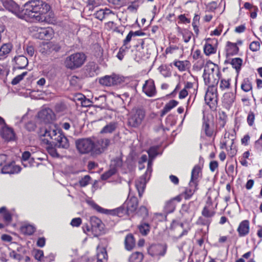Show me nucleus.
I'll return each instance as SVG.
<instances>
[{
	"instance_id": "1",
	"label": "nucleus",
	"mask_w": 262,
	"mask_h": 262,
	"mask_svg": "<svg viewBox=\"0 0 262 262\" xmlns=\"http://www.w3.org/2000/svg\"><path fill=\"white\" fill-rule=\"evenodd\" d=\"M6 9L18 17L33 21L42 22L46 20L45 15L50 11V6L41 0H31L24 5L21 9L13 0H0Z\"/></svg>"
},
{
	"instance_id": "2",
	"label": "nucleus",
	"mask_w": 262,
	"mask_h": 262,
	"mask_svg": "<svg viewBox=\"0 0 262 262\" xmlns=\"http://www.w3.org/2000/svg\"><path fill=\"white\" fill-rule=\"evenodd\" d=\"M40 139L43 144L49 145L51 140L54 141L55 146L59 148L67 149L69 147V141L60 129L50 127L49 129H45L41 132Z\"/></svg>"
},
{
	"instance_id": "3",
	"label": "nucleus",
	"mask_w": 262,
	"mask_h": 262,
	"mask_svg": "<svg viewBox=\"0 0 262 262\" xmlns=\"http://www.w3.org/2000/svg\"><path fill=\"white\" fill-rule=\"evenodd\" d=\"M221 75L217 65L213 63L207 64L205 67L203 75L205 84L207 85H216L219 81Z\"/></svg>"
},
{
	"instance_id": "4",
	"label": "nucleus",
	"mask_w": 262,
	"mask_h": 262,
	"mask_svg": "<svg viewBox=\"0 0 262 262\" xmlns=\"http://www.w3.org/2000/svg\"><path fill=\"white\" fill-rule=\"evenodd\" d=\"M86 56L81 52H77L67 56L64 60V66L69 69L74 70L80 68L85 62Z\"/></svg>"
},
{
	"instance_id": "5",
	"label": "nucleus",
	"mask_w": 262,
	"mask_h": 262,
	"mask_svg": "<svg viewBox=\"0 0 262 262\" xmlns=\"http://www.w3.org/2000/svg\"><path fill=\"white\" fill-rule=\"evenodd\" d=\"M94 145V141L91 138L81 139L76 142L77 149L82 154L91 153L93 155Z\"/></svg>"
},
{
	"instance_id": "6",
	"label": "nucleus",
	"mask_w": 262,
	"mask_h": 262,
	"mask_svg": "<svg viewBox=\"0 0 262 262\" xmlns=\"http://www.w3.org/2000/svg\"><path fill=\"white\" fill-rule=\"evenodd\" d=\"M145 117V111L143 109L138 108L133 110L128 119V124L133 127H138L142 123Z\"/></svg>"
},
{
	"instance_id": "7",
	"label": "nucleus",
	"mask_w": 262,
	"mask_h": 262,
	"mask_svg": "<svg viewBox=\"0 0 262 262\" xmlns=\"http://www.w3.org/2000/svg\"><path fill=\"white\" fill-rule=\"evenodd\" d=\"M94 141V148L93 156L99 155L104 152L110 144V140L108 139H99Z\"/></svg>"
},
{
	"instance_id": "8",
	"label": "nucleus",
	"mask_w": 262,
	"mask_h": 262,
	"mask_svg": "<svg viewBox=\"0 0 262 262\" xmlns=\"http://www.w3.org/2000/svg\"><path fill=\"white\" fill-rule=\"evenodd\" d=\"M123 81L119 75L113 74L111 76H105L99 79V83L103 85L110 86L120 83Z\"/></svg>"
},
{
	"instance_id": "9",
	"label": "nucleus",
	"mask_w": 262,
	"mask_h": 262,
	"mask_svg": "<svg viewBox=\"0 0 262 262\" xmlns=\"http://www.w3.org/2000/svg\"><path fill=\"white\" fill-rule=\"evenodd\" d=\"M60 47L58 44H54L51 42L43 41L40 47V52L44 55H49L52 52H58Z\"/></svg>"
},
{
	"instance_id": "10",
	"label": "nucleus",
	"mask_w": 262,
	"mask_h": 262,
	"mask_svg": "<svg viewBox=\"0 0 262 262\" xmlns=\"http://www.w3.org/2000/svg\"><path fill=\"white\" fill-rule=\"evenodd\" d=\"M167 246L165 245H152L148 249V253L152 256H163L166 252Z\"/></svg>"
},
{
	"instance_id": "11",
	"label": "nucleus",
	"mask_w": 262,
	"mask_h": 262,
	"mask_svg": "<svg viewBox=\"0 0 262 262\" xmlns=\"http://www.w3.org/2000/svg\"><path fill=\"white\" fill-rule=\"evenodd\" d=\"M38 117L41 121L45 123H50L54 118V114L51 109L45 108L42 109L38 113Z\"/></svg>"
},
{
	"instance_id": "12",
	"label": "nucleus",
	"mask_w": 262,
	"mask_h": 262,
	"mask_svg": "<svg viewBox=\"0 0 262 262\" xmlns=\"http://www.w3.org/2000/svg\"><path fill=\"white\" fill-rule=\"evenodd\" d=\"M142 91L148 97L155 96L156 94V89L154 81L151 79L145 81L142 86Z\"/></svg>"
},
{
	"instance_id": "13",
	"label": "nucleus",
	"mask_w": 262,
	"mask_h": 262,
	"mask_svg": "<svg viewBox=\"0 0 262 262\" xmlns=\"http://www.w3.org/2000/svg\"><path fill=\"white\" fill-rule=\"evenodd\" d=\"M217 96V89L215 85H208V90L205 96L206 103L209 105L211 102H216Z\"/></svg>"
},
{
	"instance_id": "14",
	"label": "nucleus",
	"mask_w": 262,
	"mask_h": 262,
	"mask_svg": "<svg viewBox=\"0 0 262 262\" xmlns=\"http://www.w3.org/2000/svg\"><path fill=\"white\" fill-rule=\"evenodd\" d=\"M138 206V199L135 196H132L128 199L124 204V206L125 207L126 211L128 214L134 212L137 210Z\"/></svg>"
},
{
	"instance_id": "15",
	"label": "nucleus",
	"mask_w": 262,
	"mask_h": 262,
	"mask_svg": "<svg viewBox=\"0 0 262 262\" xmlns=\"http://www.w3.org/2000/svg\"><path fill=\"white\" fill-rule=\"evenodd\" d=\"M1 135L2 138L7 141L14 140L15 138V135L13 129L7 126L6 124L2 129Z\"/></svg>"
},
{
	"instance_id": "16",
	"label": "nucleus",
	"mask_w": 262,
	"mask_h": 262,
	"mask_svg": "<svg viewBox=\"0 0 262 262\" xmlns=\"http://www.w3.org/2000/svg\"><path fill=\"white\" fill-rule=\"evenodd\" d=\"M20 167L15 165L14 163H10L5 165L2 169L3 173L13 174L18 173L20 171Z\"/></svg>"
},
{
	"instance_id": "17",
	"label": "nucleus",
	"mask_w": 262,
	"mask_h": 262,
	"mask_svg": "<svg viewBox=\"0 0 262 262\" xmlns=\"http://www.w3.org/2000/svg\"><path fill=\"white\" fill-rule=\"evenodd\" d=\"M16 67L14 68L18 69H25L28 64V60L27 57L23 55L16 56L13 58Z\"/></svg>"
},
{
	"instance_id": "18",
	"label": "nucleus",
	"mask_w": 262,
	"mask_h": 262,
	"mask_svg": "<svg viewBox=\"0 0 262 262\" xmlns=\"http://www.w3.org/2000/svg\"><path fill=\"white\" fill-rule=\"evenodd\" d=\"M226 54L227 57L236 55L239 52V48L236 43L227 41L226 45Z\"/></svg>"
},
{
	"instance_id": "19",
	"label": "nucleus",
	"mask_w": 262,
	"mask_h": 262,
	"mask_svg": "<svg viewBox=\"0 0 262 262\" xmlns=\"http://www.w3.org/2000/svg\"><path fill=\"white\" fill-rule=\"evenodd\" d=\"M235 95L232 92L226 93L223 97V103L226 108H229L234 102Z\"/></svg>"
},
{
	"instance_id": "20",
	"label": "nucleus",
	"mask_w": 262,
	"mask_h": 262,
	"mask_svg": "<svg viewBox=\"0 0 262 262\" xmlns=\"http://www.w3.org/2000/svg\"><path fill=\"white\" fill-rule=\"evenodd\" d=\"M237 231L240 236H244L249 232V222L248 220L242 221L237 228Z\"/></svg>"
},
{
	"instance_id": "21",
	"label": "nucleus",
	"mask_w": 262,
	"mask_h": 262,
	"mask_svg": "<svg viewBox=\"0 0 262 262\" xmlns=\"http://www.w3.org/2000/svg\"><path fill=\"white\" fill-rule=\"evenodd\" d=\"M146 185V180L144 176L140 177L136 181L135 186L138 191L139 195L141 197Z\"/></svg>"
},
{
	"instance_id": "22",
	"label": "nucleus",
	"mask_w": 262,
	"mask_h": 262,
	"mask_svg": "<svg viewBox=\"0 0 262 262\" xmlns=\"http://www.w3.org/2000/svg\"><path fill=\"white\" fill-rule=\"evenodd\" d=\"M201 172V168L200 166L195 165L191 171V179L189 182L191 184L198 185L199 174Z\"/></svg>"
},
{
	"instance_id": "23",
	"label": "nucleus",
	"mask_w": 262,
	"mask_h": 262,
	"mask_svg": "<svg viewBox=\"0 0 262 262\" xmlns=\"http://www.w3.org/2000/svg\"><path fill=\"white\" fill-rule=\"evenodd\" d=\"M117 127L118 123L117 122H111L102 128L100 133L102 134H111L116 130Z\"/></svg>"
},
{
	"instance_id": "24",
	"label": "nucleus",
	"mask_w": 262,
	"mask_h": 262,
	"mask_svg": "<svg viewBox=\"0 0 262 262\" xmlns=\"http://www.w3.org/2000/svg\"><path fill=\"white\" fill-rule=\"evenodd\" d=\"M173 65L181 72H184L188 70L190 66V62L188 60H175Z\"/></svg>"
},
{
	"instance_id": "25",
	"label": "nucleus",
	"mask_w": 262,
	"mask_h": 262,
	"mask_svg": "<svg viewBox=\"0 0 262 262\" xmlns=\"http://www.w3.org/2000/svg\"><path fill=\"white\" fill-rule=\"evenodd\" d=\"M90 223L92 230L101 231L103 229V224L101 221L96 216H92L90 218Z\"/></svg>"
},
{
	"instance_id": "26",
	"label": "nucleus",
	"mask_w": 262,
	"mask_h": 262,
	"mask_svg": "<svg viewBox=\"0 0 262 262\" xmlns=\"http://www.w3.org/2000/svg\"><path fill=\"white\" fill-rule=\"evenodd\" d=\"M114 14L112 11L109 9H100L96 12L94 14L95 18L97 19L102 20L105 17H107L109 15Z\"/></svg>"
},
{
	"instance_id": "27",
	"label": "nucleus",
	"mask_w": 262,
	"mask_h": 262,
	"mask_svg": "<svg viewBox=\"0 0 262 262\" xmlns=\"http://www.w3.org/2000/svg\"><path fill=\"white\" fill-rule=\"evenodd\" d=\"M125 248L127 250L130 251L135 246V240L132 234H127L124 240Z\"/></svg>"
},
{
	"instance_id": "28",
	"label": "nucleus",
	"mask_w": 262,
	"mask_h": 262,
	"mask_svg": "<svg viewBox=\"0 0 262 262\" xmlns=\"http://www.w3.org/2000/svg\"><path fill=\"white\" fill-rule=\"evenodd\" d=\"M230 134L225 133L224 139L221 142V148L227 149L228 147H231L233 144V139L229 138Z\"/></svg>"
},
{
	"instance_id": "29",
	"label": "nucleus",
	"mask_w": 262,
	"mask_h": 262,
	"mask_svg": "<svg viewBox=\"0 0 262 262\" xmlns=\"http://www.w3.org/2000/svg\"><path fill=\"white\" fill-rule=\"evenodd\" d=\"M178 104V102L175 100H171L165 104L163 108L161 111V116H163L172 108L176 107Z\"/></svg>"
},
{
	"instance_id": "30",
	"label": "nucleus",
	"mask_w": 262,
	"mask_h": 262,
	"mask_svg": "<svg viewBox=\"0 0 262 262\" xmlns=\"http://www.w3.org/2000/svg\"><path fill=\"white\" fill-rule=\"evenodd\" d=\"M178 104V102L175 100H171L165 104L163 108L161 111V116H163L172 108L176 107Z\"/></svg>"
},
{
	"instance_id": "31",
	"label": "nucleus",
	"mask_w": 262,
	"mask_h": 262,
	"mask_svg": "<svg viewBox=\"0 0 262 262\" xmlns=\"http://www.w3.org/2000/svg\"><path fill=\"white\" fill-rule=\"evenodd\" d=\"M230 64L233 68L235 69L237 76H238L243 64V59L239 57L232 58L230 61Z\"/></svg>"
},
{
	"instance_id": "32",
	"label": "nucleus",
	"mask_w": 262,
	"mask_h": 262,
	"mask_svg": "<svg viewBox=\"0 0 262 262\" xmlns=\"http://www.w3.org/2000/svg\"><path fill=\"white\" fill-rule=\"evenodd\" d=\"M189 187L185 189L184 197L185 199H190L191 196L193 195L194 192L197 189V186L198 185L194 184H191V182H189Z\"/></svg>"
},
{
	"instance_id": "33",
	"label": "nucleus",
	"mask_w": 262,
	"mask_h": 262,
	"mask_svg": "<svg viewBox=\"0 0 262 262\" xmlns=\"http://www.w3.org/2000/svg\"><path fill=\"white\" fill-rule=\"evenodd\" d=\"M97 259L100 262H106L107 259V254L106 249L104 248L97 249Z\"/></svg>"
},
{
	"instance_id": "34",
	"label": "nucleus",
	"mask_w": 262,
	"mask_h": 262,
	"mask_svg": "<svg viewBox=\"0 0 262 262\" xmlns=\"http://www.w3.org/2000/svg\"><path fill=\"white\" fill-rule=\"evenodd\" d=\"M140 233L142 235H146L150 231V227L149 224L142 222L138 226Z\"/></svg>"
},
{
	"instance_id": "35",
	"label": "nucleus",
	"mask_w": 262,
	"mask_h": 262,
	"mask_svg": "<svg viewBox=\"0 0 262 262\" xmlns=\"http://www.w3.org/2000/svg\"><path fill=\"white\" fill-rule=\"evenodd\" d=\"M12 48V45L10 43L4 44L0 48V56H7L11 51Z\"/></svg>"
},
{
	"instance_id": "36",
	"label": "nucleus",
	"mask_w": 262,
	"mask_h": 262,
	"mask_svg": "<svg viewBox=\"0 0 262 262\" xmlns=\"http://www.w3.org/2000/svg\"><path fill=\"white\" fill-rule=\"evenodd\" d=\"M175 199H176L170 200L166 203L164 207V210L166 213H171L174 210L176 205L174 200Z\"/></svg>"
},
{
	"instance_id": "37",
	"label": "nucleus",
	"mask_w": 262,
	"mask_h": 262,
	"mask_svg": "<svg viewBox=\"0 0 262 262\" xmlns=\"http://www.w3.org/2000/svg\"><path fill=\"white\" fill-rule=\"evenodd\" d=\"M143 258V255L142 253L136 252L131 254L129 257L128 261L129 262H141Z\"/></svg>"
},
{
	"instance_id": "38",
	"label": "nucleus",
	"mask_w": 262,
	"mask_h": 262,
	"mask_svg": "<svg viewBox=\"0 0 262 262\" xmlns=\"http://www.w3.org/2000/svg\"><path fill=\"white\" fill-rule=\"evenodd\" d=\"M241 89L244 92H248L252 90V84L249 78H245L241 84Z\"/></svg>"
},
{
	"instance_id": "39",
	"label": "nucleus",
	"mask_w": 262,
	"mask_h": 262,
	"mask_svg": "<svg viewBox=\"0 0 262 262\" xmlns=\"http://www.w3.org/2000/svg\"><path fill=\"white\" fill-rule=\"evenodd\" d=\"M204 52L206 55H210L216 52V49L210 43H207L204 47Z\"/></svg>"
},
{
	"instance_id": "40",
	"label": "nucleus",
	"mask_w": 262,
	"mask_h": 262,
	"mask_svg": "<svg viewBox=\"0 0 262 262\" xmlns=\"http://www.w3.org/2000/svg\"><path fill=\"white\" fill-rule=\"evenodd\" d=\"M105 28L108 31L116 32L117 33H119L121 31V30L118 29L116 24L113 21H110L106 24ZM121 32L122 31H121Z\"/></svg>"
},
{
	"instance_id": "41",
	"label": "nucleus",
	"mask_w": 262,
	"mask_h": 262,
	"mask_svg": "<svg viewBox=\"0 0 262 262\" xmlns=\"http://www.w3.org/2000/svg\"><path fill=\"white\" fill-rule=\"evenodd\" d=\"M22 232L28 235L32 234L35 231V228L31 225H26L21 227Z\"/></svg>"
},
{
	"instance_id": "42",
	"label": "nucleus",
	"mask_w": 262,
	"mask_h": 262,
	"mask_svg": "<svg viewBox=\"0 0 262 262\" xmlns=\"http://www.w3.org/2000/svg\"><path fill=\"white\" fill-rule=\"evenodd\" d=\"M116 169L115 167L111 168L110 170L104 172L101 176V179L103 180H105L111 177L112 176L114 175L116 172Z\"/></svg>"
},
{
	"instance_id": "43",
	"label": "nucleus",
	"mask_w": 262,
	"mask_h": 262,
	"mask_svg": "<svg viewBox=\"0 0 262 262\" xmlns=\"http://www.w3.org/2000/svg\"><path fill=\"white\" fill-rule=\"evenodd\" d=\"M230 79H221L220 83V88L222 90L228 89L230 88Z\"/></svg>"
},
{
	"instance_id": "44",
	"label": "nucleus",
	"mask_w": 262,
	"mask_h": 262,
	"mask_svg": "<svg viewBox=\"0 0 262 262\" xmlns=\"http://www.w3.org/2000/svg\"><path fill=\"white\" fill-rule=\"evenodd\" d=\"M202 214L205 217L211 218L215 214V212L209 209L207 206H205L202 211Z\"/></svg>"
},
{
	"instance_id": "45",
	"label": "nucleus",
	"mask_w": 262,
	"mask_h": 262,
	"mask_svg": "<svg viewBox=\"0 0 262 262\" xmlns=\"http://www.w3.org/2000/svg\"><path fill=\"white\" fill-rule=\"evenodd\" d=\"M94 55L97 58H101L103 55V49L99 44L94 45Z\"/></svg>"
},
{
	"instance_id": "46",
	"label": "nucleus",
	"mask_w": 262,
	"mask_h": 262,
	"mask_svg": "<svg viewBox=\"0 0 262 262\" xmlns=\"http://www.w3.org/2000/svg\"><path fill=\"white\" fill-rule=\"evenodd\" d=\"M203 129L205 132L206 136L211 137L213 135V131L210 128L209 124L208 121H205L203 124Z\"/></svg>"
},
{
	"instance_id": "47",
	"label": "nucleus",
	"mask_w": 262,
	"mask_h": 262,
	"mask_svg": "<svg viewBox=\"0 0 262 262\" xmlns=\"http://www.w3.org/2000/svg\"><path fill=\"white\" fill-rule=\"evenodd\" d=\"M27 74V72H24L20 75L16 76L15 78H14L12 81L11 84L12 85H16L18 84L21 80H22L24 77L26 76Z\"/></svg>"
},
{
	"instance_id": "48",
	"label": "nucleus",
	"mask_w": 262,
	"mask_h": 262,
	"mask_svg": "<svg viewBox=\"0 0 262 262\" xmlns=\"http://www.w3.org/2000/svg\"><path fill=\"white\" fill-rule=\"evenodd\" d=\"M47 151L48 153L54 158H59L60 157V155L58 153L57 149L53 147L52 146H48L47 147Z\"/></svg>"
},
{
	"instance_id": "49",
	"label": "nucleus",
	"mask_w": 262,
	"mask_h": 262,
	"mask_svg": "<svg viewBox=\"0 0 262 262\" xmlns=\"http://www.w3.org/2000/svg\"><path fill=\"white\" fill-rule=\"evenodd\" d=\"M188 15L181 14L178 16V23H182L184 24H189L190 23V18L187 17Z\"/></svg>"
},
{
	"instance_id": "50",
	"label": "nucleus",
	"mask_w": 262,
	"mask_h": 262,
	"mask_svg": "<svg viewBox=\"0 0 262 262\" xmlns=\"http://www.w3.org/2000/svg\"><path fill=\"white\" fill-rule=\"evenodd\" d=\"M200 18V17L199 15H195L193 19L192 25L193 26L195 33H198V32L199 31L198 28V25L199 24Z\"/></svg>"
},
{
	"instance_id": "51",
	"label": "nucleus",
	"mask_w": 262,
	"mask_h": 262,
	"mask_svg": "<svg viewBox=\"0 0 262 262\" xmlns=\"http://www.w3.org/2000/svg\"><path fill=\"white\" fill-rule=\"evenodd\" d=\"M91 177L89 175H86L82 178L79 181V185L81 187H85L89 184Z\"/></svg>"
},
{
	"instance_id": "52",
	"label": "nucleus",
	"mask_w": 262,
	"mask_h": 262,
	"mask_svg": "<svg viewBox=\"0 0 262 262\" xmlns=\"http://www.w3.org/2000/svg\"><path fill=\"white\" fill-rule=\"evenodd\" d=\"M71 85L75 87L79 86L80 85V79L76 76H73L70 80Z\"/></svg>"
},
{
	"instance_id": "53",
	"label": "nucleus",
	"mask_w": 262,
	"mask_h": 262,
	"mask_svg": "<svg viewBox=\"0 0 262 262\" xmlns=\"http://www.w3.org/2000/svg\"><path fill=\"white\" fill-rule=\"evenodd\" d=\"M211 222L210 219H205L203 217H200L197 221V223L202 225H206L208 228L210 223Z\"/></svg>"
},
{
	"instance_id": "54",
	"label": "nucleus",
	"mask_w": 262,
	"mask_h": 262,
	"mask_svg": "<svg viewBox=\"0 0 262 262\" xmlns=\"http://www.w3.org/2000/svg\"><path fill=\"white\" fill-rule=\"evenodd\" d=\"M137 213L143 218H145L148 216V210L145 207L141 206L138 210Z\"/></svg>"
},
{
	"instance_id": "55",
	"label": "nucleus",
	"mask_w": 262,
	"mask_h": 262,
	"mask_svg": "<svg viewBox=\"0 0 262 262\" xmlns=\"http://www.w3.org/2000/svg\"><path fill=\"white\" fill-rule=\"evenodd\" d=\"M250 49L253 52H256L260 49V43L258 41H252L249 46Z\"/></svg>"
},
{
	"instance_id": "56",
	"label": "nucleus",
	"mask_w": 262,
	"mask_h": 262,
	"mask_svg": "<svg viewBox=\"0 0 262 262\" xmlns=\"http://www.w3.org/2000/svg\"><path fill=\"white\" fill-rule=\"evenodd\" d=\"M35 37L40 39L49 40L53 37V34H35Z\"/></svg>"
},
{
	"instance_id": "57",
	"label": "nucleus",
	"mask_w": 262,
	"mask_h": 262,
	"mask_svg": "<svg viewBox=\"0 0 262 262\" xmlns=\"http://www.w3.org/2000/svg\"><path fill=\"white\" fill-rule=\"evenodd\" d=\"M247 120L249 126H252L253 125L255 120V115L253 112H250L249 113Z\"/></svg>"
},
{
	"instance_id": "58",
	"label": "nucleus",
	"mask_w": 262,
	"mask_h": 262,
	"mask_svg": "<svg viewBox=\"0 0 262 262\" xmlns=\"http://www.w3.org/2000/svg\"><path fill=\"white\" fill-rule=\"evenodd\" d=\"M129 48V47H125L122 46L119 49L117 57L119 60H122L124 57L125 51Z\"/></svg>"
},
{
	"instance_id": "59",
	"label": "nucleus",
	"mask_w": 262,
	"mask_h": 262,
	"mask_svg": "<svg viewBox=\"0 0 262 262\" xmlns=\"http://www.w3.org/2000/svg\"><path fill=\"white\" fill-rule=\"evenodd\" d=\"M145 34H128L125 39L123 40V46L127 47V45L130 42L131 40L132 37L133 35L134 36H141L142 35H144Z\"/></svg>"
},
{
	"instance_id": "60",
	"label": "nucleus",
	"mask_w": 262,
	"mask_h": 262,
	"mask_svg": "<svg viewBox=\"0 0 262 262\" xmlns=\"http://www.w3.org/2000/svg\"><path fill=\"white\" fill-rule=\"evenodd\" d=\"M149 157L150 158H154L158 155L157 148L156 147H151L148 151Z\"/></svg>"
},
{
	"instance_id": "61",
	"label": "nucleus",
	"mask_w": 262,
	"mask_h": 262,
	"mask_svg": "<svg viewBox=\"0 0 262 262\" xmlns=\"http://www.w3.org/2000/svg\"><path fill=\"white\" fill-rule=\"evenodd\" d=\"M160 72L161 74L164 76L165 77H169L171 75V73L167 71L166 67H161L160 68Z\"/></svg>"
},
{
	"instance_id": "62",
	"label": "nucleus",
	"mask_w": 262,
	"mask_h": 262,
	"mask_svg": "<svg viewBox=\"0 0 262 262\" xmlns=\"http://www.w3.org/2000/svg\"><path fill=\"white\" fill-rule=\"evenodd\" d=\"M110 4L115 7H120L122 5V0H106Z\"/></svg>"
},
{
	"instance_id": "63",
	"label": "nucleus",
	"mask_w": 262,
	"mask_h": 262,
	"mask_svg": "<svg viewBox=\"0 0 262 262\" xmlns=\"http://www.w3.org/2000/svg\"><path fill=\"white\" fill-rule=\"evenodd\" d=\"M81 224V219L80 217L72 219L71 225L74 227H78Z\"/></svg>"
},
{
	"instance_id": "64",
	"label": "nucleus",
	"mask_w": 262,
	"mask_h": 262,
	"mask_svg": "<svg viewBox=\"0 0 262 262\" xmlns=\"http://www.w3.org/2000/svg\"><path fill=\"white\" fill-rule=\"evenodd\" d=\"M218 163L216 161H212L209 164V168L212 172H214L218 167Z\"/></svg>"
}]
</instances>
